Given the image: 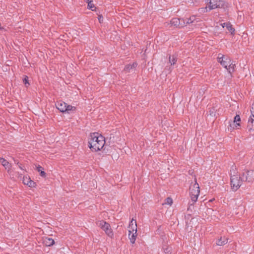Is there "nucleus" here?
<instances>
[{
    "instance_id": "f257e3e1",
    "label": "nucleus",
    "mask_w": 254,
    "mask_h": 254,
    "mask_svg": "<svg viewBox=\"0 0 254 254\" xmlns=\"http://www.w3.org/2000/svg\"><path fill=\"white\" fill-rule=\"evenodd\" d=\"M89 147L94 151H98L103 148L105 144V137L98 132L91 133L89 139Z\"/></svg>"
},
{
    "instance_id": "f03ea898",
    "label": "nucleus",
    "mask_w": 254,
    "mask_h": 254,
    "mask_svg": "<svg viewBox=\"0 0 254 254\" xmlns=\"http://www.w3.org/2000/svg\"><path fill=\"white\" fill-rule=\"evenodd\" d=\"M231 177V187L234 191L238 190L242 186L244 181L243 176L242 177L238 174L236 167L233 165L230 170Z\"/></svg>"
},
{
    "instance_id": "7ed1b4c3",
    "label": "nucleus",
    "mask_w": 254,
    "mask_h": 254,
    "mask_svg": "<svg viewBox=\"0 0 254 254\" xmlns=\"http://www.w3.org/2000/svg\"><path fill=\"white\" fill-rule=\"evenodd\" d=\"M128 238L132 244L135 243L137 237V224L136 221L132 219L129 223Z\"/></svg>"
},
{
    "instance_id": "20e7f679",
    "label": "nucleus",
    "mask_w": 254,
    "mask_h": 254,
    "mask_svg": "<svg viewBox=\"0 0 254 254\" xmlns=\"http://www.w3.org/2000/svg\"><path fill=\"white\" fill-rule=\"evenodd\" d=\"M200 190L198 184L195 179V183L191 184L190 187V195L193 203L195 202L199 195Z\"/></svg>"
},
{
    "instance_id": "39448f33",
    "label": "nucleus",
    "mask_w": 254,
    "mask_h": 254,
    "mask_svg": "<svg viewBox=\"0 0 254 254\" xmlns=\"http://www.w3.org/2000/svg\"><path fill=\"white\" fill-rule=\"evenodd\" d=\"M57 108L61 112L67 113L68 114L74 112L76 108L74 106L67 105L66 103L62 101H57L56 103Z\"/></svg>"
},
{
    "instance_id": "423d86ee",
    "label": "nucleus",
    "mask_w": 254,
    "mask_h": 254,
    "mask_svg": "<svg viewBox=\"0 0 254 254\" xmlns=\"http://www.w3.org/2000/svg\"><path fill=\"white\" fill-rule=\"evenodd\" d=\"M208 6L200 9L201 12H205L212 9L220 7L223 5V1L220 0H209Z\"/></svg>"
},
{
    "instance_id": "0eeeda50",
    "label": "nucleus",
    "mask_w": 254,
    "mask_h": 254,
    "mask_svg": "<svg viewBox=\"0 0 254 254\" xmlns=\"http://www.w3.org/2000/svg\"><path fill=\"white\" fill-rule=\"evenodd\" d=\"M97 225L99 227H100L105 232L106 234L110 237L112 238L114 236V234L111 228V226L109 223L107 222L101 220L99 221L97 223Z\"/></svg>"
},
{
    "instance_id": "6e6552de",
    "label": "nucleus",
    "mask_w": 254,
    "mask_h": 254,
    "mask_svg": "<svg viewBox=\"0 0 254 254\" xmlns=\"http://www.w3.org/2000/svg\"><path fill=\"white\" fill-rule=\"evenodd\" d=\"M217 61L225 68H227L228 64H231V60L229 57L224 56L221 53L218 55Z\"/></svg>"
},
{
    "instance_id": "1a4fd4ad",
    "label": "nucleus",
    "mask_w": 254,
    "mask_h": 254,
    "mask_svg": "<svg viewBox=\"0 0 254 254\" xmlns=\"http://www.w3.org/2000/svg\"><path fill=\"white\" fill-rule=\"evenodd\" d=\"M170 25V26H174L176 27H183L186 25V23L184 19H179L178 18H174L172 19L170 23L168 24Z\"/></svg>"
},
{
    "instance_id": "9d476101",
    "label": "nucleus",
    "mask_w": 254,
    "mask_h": 254,
    "mask_svg": "<svg viewBox=\"0 0 254 254\" xmlns=\"http://www.w3.org/2000/svg\"><path fill=\"white\" fill-rule=\"evenodd\" d=\"M242 176L244 181L251 182L254 181V171L253 170L245 171Z\"/></svg>"
},
{
    "instance_id": "9b49d317",
    "label": "nucleus",
    "mask_w": 254,
    "mask_h": 254,
    "mask_svg": "<svg viewBox=\"0 0 254 254\" xmlns=\"http://www.w3.org/2000/svg\"><path fill=\"white\" fill-rule=\"evenodd\" d=\"M251 115L249 119L247 128L249 131L254 130V108L252 107Z\"/></svg>"
},
{
    "instance_id": "f8f14e48",
    "label": "nucleus",
    "mask_w": 254,
    "mask_h": 254,
    "mask_svg": "<svg viewBox=\"0 0 254 254\" xmlns=\"http://www.w3.org/2000/svg\"><path fill=\"white\" fill-rule=\"evenodd\" d=\"M241 122V118L239 115H237L234 119L233 123H235L234 125V127H233L231 124L228 127V129L233 130L234 129L238 128L239 127H240V124L239 122Z\"/></svg>"
},
{
    "instance_id": "ddd939ff",
    "label": "nucleus",
    "mask_w": 254,
    "mask_h": 254,
    "mask_svg": "<svg viewBox=\"0 0 254 254\" xmlns=\"http://www.w3.org/2000/svg\"><path fill=\"white\" fill-rule=\"evenodd\" d=\"M23 183L29 187H34L35 183L34 181H32L30 178L28 176H24L23 178Z\"/></svg>"
},
{
    "instance_id": "4468645a",
    "label": "nucleus",
    "mask_w": 254,
    "mask_h": 254,
    "mask_svg": "<svg viewBox=\"0 0 254 254\" xmlns=\"http://www.w3.org/2000/svg\"><path fill=\"white\" fill-rule=\"evenodd\" d=\"M0 163L4 167L5 169H6L9 173L11 168V164L3 158H0Z\"/></svg>"
},
{
    "instance_id": "2eb2a0df",
    "label": "nucleus",
    "mask_w": 254,
    "mask_h": 254,
    "mask_svg": "<svg viewBox=\"0 0 254 254\" xmlns=\"http://www.w3.org/2000/svg\"><path fill=\"white\" fill-rule=\"evenodd\" d=\"M43 243L46 246H53L54 243V240L51 238L49 237H44L43 238Z\"/></svg>"
},
{
    "instance_id": "dca6fc26",
    "label": "nucleus",
    "mask_w": 254,
    "mask_h": 254,
    "mask_svg": "<svg viewBox=\"0 0 254 254\" xmlns=\"http://www.w3.org/2000/svg\"><path fill=\"white\" fill-rule=\"evenodd\" d=\"M137 65V64L136 63H133L132 64H128L125 66L124 70L125 71L129 72L134 70Z\"/></svg>"
},
{
    "instance_id": "f3484780",
    "label": "nucleus",
    "mask_w": 254,
    "mask_h": 254,
    "mask_svg": "<svg viewBox=\"0 0 254 254\" xmlns=\"http://www.w3.org/2000/svg\"><path fill=\"white\" fill-rule=\"evenodd\" d=\"M228 242L227 239L224 237H221L216 242V245L218 246H223Z\"/></svg>"
},
{
    "instance_id": "a211bd4d",
    "label": "nucleus",
    "mask_w": 254,
    "mask_h": 254,
    "mask_svg": "<svg viewBox=\"0 0 254 254\" xmlns=\"http://www.w3.org/2000/svg\"><path fill=\"white\" fill-rule=\"evenodd\" d=\"M177 56L175 54L172 56H170L169 57V61L171 65H174L177 62Z\"/></svg>"
},
{
    "instance_id": "6ab92c4d",
    "label": "nucleus",
    "mask_w": 254,
    "mask_h": 254,
    "mask_svg": "<svg viewBox=\"0 0 254 254\" xmlns=\"http://www.w3.org/2000/svg\"><path fill=\"white\" fill-rule=\"evenodd\" d=\"M162 250L165 254H171V248L167 245L163 246Z\"/></svg>"
},
{
    "instance_id": "aec40b11",
    "label": "nucleus",
    "mask_w": 254,
    "mask_h": 254,
    "mask_svg": "<svg viewBox=\"0 0 254 254\" xmlns=\"http://www.w3.org/2000/svg\"><path fill=\"white\" fill-rule=\"evenodd\" d=\"M235 67V64H233L231 62V64H228L227 68H226V69H227L229 73H231L232 72H233L234 71Z\"/></svg>"
},
{
    "instance_id": "412c9836",
    "label": "nucleus",
    "mask_w": 254,
    "mask_h": 254,
    "mask_svg": "<svg viewBox=\"0 0 254 254\" xmlns=\"http://www.w3.org/2000/svg\"><path fill=\"white\" fill-rule=\"evenodd\" d=\"M226 27L231 34L234 33L235 29L232 27V25L230 23H227L226 24Z\"/></svg>"
},
{
    "instance_id": "4be33fe9",
    "label": "nucleus",
    "mask_w": 254,
    "mask_h": 254,
    "mask_svg": "<svg viewBox=\"0 0 254 254\" xmlns=\"http://www.w3.org/2000/svg\"><path fill=\"white\" fill-rule=\"evenodd\" d=\"M88 3V8L93 10V8L95 7L94 3L92 2V0H87L86 1Z\"/></svg>"
},
{
    "instance_id": "5701e85b",
    "label": "nucleus",
    "mask_w": 254,
    "mask_h": 254,
    "mask_svg": "<svg viewBox=\"0 0 254 254\" xmlns=\"http://www.w3.org/2000/svg\"><path fill=\"white\" fill-rule=\"evenodd\" d=\"M195 19V17L194 15H192L190 17V18H187L186 19V24H190L193 23Z\"/></svg>"
},
{
    "instance_id": "b1692460",
    "label": "nucleus",
    "mask_w": 254,
    "mask_h": 254,
    "mask_svg": "<svg viewBox=\"0 0 254 254\" xmlns=\"http://www.w3.org/2000/svg\"><path fill=\"white\" fill-rule=\"evenodd\" d=\"M173 203V200L171 197H167L165 200L164 204L171 205Z\"/></svg>"
},
{
    "instance_id": "393cba45",
    "label": "nucleus",
    "mask_w": 254,
    "mask_h": 254,
    "mask_svg": "<svg viewBox=\"0 0 254 254\" xmlns=\"http://www.w3.org/2000/svg\"><path fill=\"white\" fill-rule=\"evenodd\" d=\"M36 170L40 172L41 170H43V168L40 165H38L36 167Z\"/></svg>"
},
{
    "instance_id": "a878e982",
    "label": "nucleus",
    "mask_w": 254,
    "mask_h": 254,
    "mask_svg": "<svg viewBox=\"0 0 254 254\" xmlns=\"http://www.w3.org/2000/svg\"><path fill=\"white\" fill-rule=\"evenodd\" d=\"M40 176L42 177H45L46 173L44 172L43 170H41L40 172Z\"/></svg>"
},
{
    "instance_id": "bb28decb",
    "label": "nucleus",
    "mask_w": 254,
    "mask_h": 254,
    "mask_svg": "<svg viewBox=\"0 0 254 254\" xmlns=\"http://www.w3.org/2000/svg\"><path fill=\"white\" fill-rule=\"evenodd\" d=\"M103 20V17L101 16H99V21L101 23Z\"/></svg>"
},
{
    "instance_id": "cd10ccee",
    "label": "nucleus",
    "mask_w": 254,
    "mask_h": 254,
    "mask_svg": "<svg viewBox=\"0 0 254 254\" xmlns=\"http://www.w3.org/2000/svg\"><path fill=\"white\" fill-rule=\"evenodd\" d=\"M24 82L25 84H26L27 83L29 84L28 82V80L26 78L24 79Z\"/></svg>"
},
{
    "instance_id": "c85d7f7f",
    "label": "nucleus",
    "mask_w": 254,
    "mask_h": 254,
    "mask_svg": "<svg viewBox=\"0 0 254 254\" xmlns=\"http://www.w3.org/2000/svg\"><path fill=\"white\" fill-rule=\"evenodd\" d=\"M227 23H223L221 24V25L224 28L226 26Z\"/></svg>"
},
{
    "instance_id": "c756f323",
    "label": "nucleus",
    "mask_w": 254,
    "mask_h": 254,
    "mask_svg": "<svg viewBox=\"0 0 254 254\" xmlns=\"http://www.w3.org/2000/svg\"><path fill=\"white\" fill-rule=\"evenodd\" d=\"M210 115L211 116H213L214 115V111H210Z\"/></svg>"
},
{
    "instance_id": "7c9ffc66",
    "label": "nucleus",
    "mask_w": 254,
    "mask_h": 254,
    "mask_svg": "<svg viewBox=\"0 0 254 254\" xmlns=\"http://www.w3.org/2000/svg\"><path fill=\"white\" fill-rule=\"evenodd\" d=\"M19 168H20L21 169H22V166H21V165H19Z\"/></svg>"
}]
</instances>
